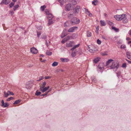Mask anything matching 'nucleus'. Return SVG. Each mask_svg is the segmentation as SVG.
<instances>
[{
	"mask_svg": "<svg viewBox=\"0 0 131 131\" xmlns=\"http://www.w3.org/2000/svg\"><path fill=\"white\" fill-rule=\"evenodd\" d=\"M120 72H119L118 73H117V76L118 77L119 76V75L120 74Z\"/></svg>",
	"mask_w": 131,
	"mask_h": 131,
	"instance_id": "obj_64",
	"label": "nucleus"
},
{
	"mask_svg": "<svg viewBox=\"0 0 131 131\" xmlns=\"http://www.w3.org/2000/svg\"><path fill=\"white\" fill-rule=\"evenodd\" d=\"M61 61L62 62H66L69 61V59L67 58H61Z\"/></svg>",
	"mask_w": 131,
	"mask_h": 131,
	"instance_id": "obj_22",
	"label": "nucleus"
},
{
	"mask_svg": "<svg viewBox=\"0 0 131 131\" xmlns=\"http://www.w3.org/2000/svg\"><path fill=\"white\" fill-rule=\"evenodd\" d=\"M67 23H68V22H67L65 23V24H64V27H67L68 26V25H67Z\"/></svg>",
	"mask_w": 131,
	"mask_h": 131,
	"instance_id": "obj_56",
	"label": "nucleus"
},
{
	"mask_svg": "<svg viewBox=\"0 0 131 131\" xmlns=\"http://www.w3.org/2000/svg\"><path fill=\"white\" fill-rule=\"evenodd\" d=\"M65 39H66V41H67L70 39H72V36H68L67 37L65 38Z\"/></svg>",
	"mask_w": 131,
	"mask_h": 131,
	"instance_id": "obj_20",
	"label": "nucleus"
},
{
	"mask_svg": "<svg viewBox=\"0 0 131 131\" xmlns=\"http://www.w3.org/2000/svg\"><path fill=\"white\" fill-rule=\"evenodd\" d=\"M9 106L8 104L7 103H5L4 104V106H3L4 107H7Z\"/></svg>",
	"mask_w": 131,
	"mask_h": 131,
	"instance_id": "obj_38",
	"label": "nucleus"
},
{
	"mask_svg": "<svg viewBox=\"0 0 131 131\" xmlns=\"http://www.w3.org/2000/svg\"><path fill=\"white\" fill-rule=\"evenodd\" d=\"M37 28L38 30H41L42 29V27L41 26H38Z\"/></svg>",
	"mask_w": 131,
	"mask_h": 131,
	"instance_id": "obj_46",
	"label": "nucleus"
},
{
	"mask_svg": "<svg viewBox=\"0 0 131 131\" xmlns=\"http://www.w3.org/2000/svg\"><path fill=\"white\" fill-rule=\"evenodd\" d=\"M49 88V86H48L47 87H45L42 89L41 88L40 89V91H41L42 93H44Z\"/></svg>",
	"mask_w": 131,
	"mask_h": 131,
	"instance_id": "obj_11",
	"label": "nucleus"
},
{
	"mask_svg": "<svg viewBox=\"0 0 131 131\" xmlns=\"http://www.w3.org/2000/svg\"><path fill=\"white\" fill-rule=\"evenodd\" d=\"M71 5L70 4H67L66 7V8L67 10L69 11L71 9Z\"/></svg>",
	"mask_w": 131,
	"mask_h": 131,
	"instance_id": "obj_12",
	"label": "nucleus"
},
{
	"mask_svg": "<svg viewBox=\"0 0 131 131\" xmlns=\"http://www.w3.org/2000/svg\"><path fill=\"white\" fill-rule=\"evenodd\" d=\"M31 52L32 53L36 54L38 52V50L35 48H32L30 49Z\"/></svg>",
	"mask_w": 131,
	"mask_h": 131,
	"instance_id": "obj_6",
	"label": "nucleus"
},
{
	"mask_svg": "<svg viewBox=\"0 0 131 131\" xmlns=\"http://www.w3.org/2000/svg\"><path fill=\"white\" fill-rule=\"evenodd\" d=\"M104 67V64L103 63H100L98 66V68L100 69V71H101Z\"/></svg>",
	"mask_w": 131,
	"mask_h": 131,
	"instance_id": "obj_10",
	"label": "nucleus"
},
{
	"mask_svg": "<svg viewBox=\"0 0 131 131\" xmlns=\"http://www.w3.org/2000/svg\"><path fill=\"white\" fill-rule=\"evenodd\" d=\"M46 53L47 55L50 56L51 55L52 53L49 51H48L46 52Z\"/></svg>",
	"mask_w": 131,
	"mask_h": 131,
	"instance_id": "obj_30",
	"label": "nucleus"
},
{
	"mask_svg": "<svg viewBox=\"0 0 131 131\" xmlns=\"http://www.w3.org/2000/svg\"><path fill=\"white\" fill-rule=\"evenodd\" d=\"M83 10L85 11V13L87 14H88L90 12L88 10V9L85 8H84L83 9Z\"/></svg>",
	"mask_w": 131,
	"mask_h": 131,
	"instance_id": "obj_24",
	"label": "nucleus"
},
{
	"mask_svg": "<svg viewBox=\"0 0 131 131\" xmlns=\"http://www.w3.org/2000/svg\"><path fill=\"white\" fill-rule=\"evenodd\" d=\"M14 5V3L12 2H11L9 5V6L10 8L12 7Z\"/></svg>",
	"mask_w": 131,
	"mask_h": 131,
	"instance_id": "obj_37",
	"label": "nucleus"
},
{
	"mask_svg": "<svg viewBox=\"0 0 131 131\" xmlns=\"http://www.w3.org/2000/svg\"><path fill=\"white\" fill-rule=\"evenodd\" d=\"M129 35H130V36L131 37V29L129 30Z\"/></svg>",
	"mask_w": 131,
	"mask_h": 131,
	"instance_id": "obj_60",
	"label": "nucleus"
},
{
	"mask_svg": "<svg viewBox=\"0 0 131 131\" xmlns=\"http://www.w3.org/2000/svg\"><path fill=\"white\" fill-rule=\"evenodd\" d=\"M14 99V98L13 97H10L8 99H7V101H10V100H13Z\"/></svg>",
	"mask_w": 131,
	"mask_h": 131,
	"instance_id": "obj_49",
	"label": "nucleus"
},
{
	"mask_svg": "<svg viewBox=\"0 0 131 131\" xmlns=\"http://www.w3.org/2000/svg\"><path fill=\"white\" fill-rule=\"evenodd\" d=\"M122 67L123 68H126V63H124L122 64Z\"/></svg>",
	"mask_w": 131,
	"mask_h": 131,
	"instance_id": "obj_51",
	"label": "nucleus"
},
{
	"mask_svg": "<svg viewBox=\"0 0 131 131\" xmlns=\"http://www.w3.org/2000/svg\"><path fill=\"white\" fill-rule=\"evenodd\" d=\"M66 39L64 38L61 41V43H64L66 41H66Z\"/></svg>",
	"mask_w": 131,
	"mask_h": 131,
	"instance_id": "obj_50",
	"label": "nucleus"
},
{
	"mask_svg": "<svg viewBox=\"0 0 131 131\" xmlns=\"http://www.w3.org/2000/svg\"><path fill=\"white\" fill-rule=\"evenodd\" d=\"M97 2V1L96 0V1H93L92 2L93 4L94 5H96V3Z\"/></svg>",
	"mask_w": 131,
	"mask_h": 131,
	"instance_id": "obj_40",
	"label": "nucleus"
},
{
	"mask_svg": "<svg viewBox=\"0 0 131 131\" xmlns=\"http://www.w3.org/2000/svg\"><path fill=\"white\" fill-rule=\"evenodd\" d=\"M126 15L125 14H123L122 15H117L114 16V17L117 20H121L125 17Z\"/></svg>",
	"mask_w": 131,
	"mask_h": 131,
	"instance_id": "obj_2",
	"label": "nucleus"
},
{
	"mask_svg": "<svg viewBox=\"0 0 131 131\" xmlns=\"http://www.w3.org/2000/svg\"><path fill=\"white\" fill-rule=\"evenodd\" d=\"M74 44V42L73 41H70L67 43L66 45V47L68 48L71 47Z\"/></svg>",
	"mask_w": 131,
	"mask_h": 131,
	"instance_id": "obj_5",
	"label": "nucleus"
},
{
	"mask_svg": "<svg viewBox=\"0 0 131 131\" xmlns=\"http://www.w3.org/2000/svg\"><path fill=\"white\" fill-rule=\"evenodd\" d=\"M9 91H8L7 93H6V92H4V96L5 97H6L8 96L9 95H10L9 94Z\"/></svg>",
	"mask_w": 131,
	"mask_h": 131,
	"instance_id": "obj_16",
	"label": "nucleus"
},
{
	"mask_svg": "<svg viewBox=\"0 0 131 131\" xmlns=\"http://www.w3.org/2000/svg\"><path fill=\"white\" fill-rule=\"evenodd\" d=\"M108 24L111 26H113V23L110 21H108Z\"/></svg>",
	"mask_w": 131,
	"mask_h": 131,
	"instance_id": "obj_42",
	"label": "nucleus"
},
{
	"mask_svg": "<svg viewBox=\"0 0 131 131\" xmlns=\"http://www.w3.org/2000/svg\"><path fill=\"white\" fill-rule=\"evenodd\" d=\"M100 22L102 26H105L106 25V23L104 20H101Z\"/></svg>",
	"mask_w": 131,
	"mask_h": 131,
	"instance_id": "obj_15",
	"label": "nucleus"
},
{
	"mask_svg": "<svg viewBox=\"0 0 131 131\" xmlns=\"http://www.w3.org/2000/svg\"><path fill=\"white\" fill-rule=\"evenodd\" d=\"M19 7V6L18 5H15L13 7V10L14 11H15Z\"/></svg>",
	"mask_w": 131,
	"mask_h": 131,
	"instance_id": "obj_23",
	"label": "nucleus"
},
{
	"mask_svg": "<svg viewBox=\"0 0 131 131\" xmlns=\"http://www.w3.org/2000/svg\"><path fill=\"white\" fill-rule=\"evenodd\" d=\"M45 11L46 14L48 16L50 14L49 13V11L47 10H45Z\"/></svg>",
	"mask_w": 131,
	"mask_h": 131,
	"instance_id": "obj_48",
	"label": "nucleus"
},
{
	"mask_svg": "<svg viewBox=\"0 0 131 131\" xmlns=\"http://www.w3.org/2000/svg\"><path fill=\"white\" fill-rule=\"evenodd\" d=\"M20 100H18L16 101L14 103V104H16L20 102Z\"/></svg>",
	"mask_w": 131,
	"mask_h": 131,
	"instance_id": "obj_33",
	"label": "nucleus"
},
{
	"mask_svg": "<svg viewBox=\"0 0 131 131\" xmlns=\"http://www.w3.org/2000/svg\"><path fill=\"white\" fill-rule=\"evenodd\" d=\"M9 93L10 95H14V93H13L12 92H10V91Z\"/></svg>",
	"mask_w": 131,
	"mask_h": 131,
	"instance_id": "obj_62",
	"label": "nucleus"
},
{
	"mask_svg": "<svg viewBox=\"0 0 131 131\" xmlns=\"http://www.w3.org/2000/svg\"><path fill=\"white\" fill-rule=\"evenodd\" d=\"M71 21L72 24H79L80 21L76 17H74L71 19Z\"/></svg>",
	"mask_w": 131,
	"mask_h": 131,
	"instance_id": "obj_3",
	"label": "nucleus"
},
{
	"mask_svg": "<svg viewBox=\"0 0 131 131\" xmlns=\"http://www.w3.org/2000/svg\"><path fill=\"white\" fill-rule=\"evenodd\" d=\"M126 40H131V39L129 38V37H128L126 38Z\"/></svg>",
	"mask_w": 131,
	"mask_h": 131,
	"instance_id": "obj_59",
	"label": "nucleus"
},
{
	"mask_svg": "<svg viewBox=\"0 0 131 131\" xmlns=\"http://www.w3.org/2000/svg\"><path fill=\"white\" fill-rule=\"evenodd\" d=\"M71 55H72V56L73 57H75V52H72Z\"/></svg>",
	"mask_w": 131,
	"mask_h": 131,
	"instance_id": "obj_53",
	"label": "nucleus"
},
{
	"mask_svg": "<svg viewBox=\"0 0 131 131\" xmlns=\"http://www.w3.org/2000/svg\"><path fill=\"white\" fill-rule=\"evenodd\" d=\"M80 8V7L79 6H77L75 8L74 10V12L75 14L78 13L79 12V9Z\"/></svg>",
	"mask_w": 131,
	"mask_h": 131,
	"instance_id": "obj_8",
	"label": "nucleus"
},
{
	"mask_svg": "<svg viewBox=\"0 0 131 131\" xmlns=\"http://www.w3.org/2000/svg\"><path fill=\"white\" fill-rule=\"evenodd\" d=\"M78 27H73L70 28L68 30L69 32H73L75 30L78 29Z\"/></svg>",
	"mask_w": 131,
	"mask_h": 131,
	"instance_id": "obj_4",
	"label": "nucleus"
},
{
	"mask_svg": "<svg viewBox=\"0 0 131 131\" xmlns=\"http://www.w3.org/2000/svg\"><path fill=\"white\" fill-rule=\"evenodd\" d=\"M118 63L117 61L114 62L112 63V65L111 66V69H115L114 70L115 71H116L117 69L119 67Z\"/></svg>",
	"mask_w": 131,
	"mask_h": 131,
	"instance_id": "obj_1",
	"label": "nucleus"
},
{
	"mask_svg": "<svg viewBox=\"0 0 131 131\" xmlns=\"http://www.w3.org/2000/svg\"><path fill=\"white\" fill-rule=\"evenodd\" d=\"M112 28L113 29L115 30L116 32L118 31V29L117 28L114 27H112Z\"/></svg>",
	"mask_w": 131,
	"mask_h": 131,
	"instance_id": "obj_41",
	"label": "nucleus"
},
{
	"mask_svg": "<svg viewBox=\"0 0 131 131\" xmlns=\"http://www.w3.org/2000/svg\"><path fill=\"white\" fill-rule=\"evenodd\" d=\"M88 50L91 52L92 53L94 52V51L92 49H90V48H88Z\"/></svg>",
	"mask_w": 131,
	"mask_h": 131,
	"instance_id": "obj_35",
	"label": "nucleus"
},
{
	"mask_svg": "<svg viewBox=\"0 0 131 131\" xmlns=\"http://www.w3.org/2000/svg\"><path fill=\"white\" fill-rule=\"evenodd\" d=\"M58 62H54L52 64V66L53 67H55L58 65Z\"/></svg>",
	"mask_w": 131,
	"mask_h": 131,
	"instance_id": "obj_26",
	"label": "nucleus"
},
{
	"mask_svg": "<svg viewBox=\"0 0 131 131\" xmlns=\"http://www.w3.org/2000/svg\"><path fill=\"white\" fill-rule=\"evenodd\" d=\"M41 32L40 31H37V35L38 37H39L41 35Z\"/></svg>",
	"mask_w": 131,
	"mask_h": 131,
	"instance_id": "obj_39",
	"label": "nucleus"
},
{
	"mask_svg": "<svg viewBox=\"0 0 131 131\" xmlns=\"http://www.w3.org/2000/svg\"><path fill=\"white\" fill-rule=\"evenodd\" d=\"M43 77H41L39 78V80H38V81H40L41 80H42L43 79Z\"/></svg>",
	"mask_w": 131,
	"mask_h": 131,
	"instance_id": "obj_54",
	"label": "nucleus"
},
{
	"mask_svg": "<svg viewBox=\"0 0 131 131\" xmlns=\"http://www.w3.org/2000/svg\"><path fill=\"white\" fill-rule=\"evenodd\" d=\"M51 91L50 90L49 91H48L47 92H46V93H45V94H43L42 95V96H45V95H46L50 91Z\"/></svg>",
	"mask_w": 131,
	"mask_h": 131,
	"instance_id": "obj_45",
	"label": "nucleus"
},
{
	"mask_svg": "<svg viewBox=\"0 0 131 131\" xmlns=\"http://www.w3.org/2000/svg\"><path fill=\"white\" fill-rule=\"evenodd\" d=\"M113 61L112 59H109L106 62V64L107 65H108L111 62Z\"/></svg>",
	"mask_w": 131,
	"mask_h": 131,
	"instance_id": "obj_27",
	"label": "nucleus"
},
{
	"mask_svg": "<svg viewBox=\"0 0 131 131\" xmlns=\"http://www.w3.org/2000/svg\"><path fill=\"white\" fill-rule=\"evenodd\" d=\"M99 61V58H97L95 59L94 60V63H96L98 62Z\"/></svg>",
	"mask_w": 131,
	"mask_h": 131,
	"instance_id": "obj_25",
	"label": "nucleus"
},
{
	"mask_svg": "<svg viewBox=\"0 0 131 131\" xmlns=\"http://www.w3.org/2000/svg\"><path fill=\"white\" fill-rule=\"evenodd\" d=\"M10 2V0H5L4 1H3L1 3V4H2V3L5 4V5L8 4Z\"/></svg>",
	"mask_w": 131,
	"mask_h": 131,
	"instance_id": "obj_14",
	"label": "nucleus"
},
{
	"mask_svg": "<svg viewBox=\"0 0 131 131\" xmlns=\"http://www.w3.org/2000/svg\"><path fill=\"white\" fill-rule=\"evenodd\" d=\"M97 43L98 44L100 45L101 43V41L99 39H98L97 40Z\"/></svg>",
	"mask_w": 131,
	"mask_h": 131,
	"instance_id": "obj_47",
	"label": "nucleus"
},
{
	"mask_svg": "<svg viewBox=\"0 0 131 131\" xmlns=\"http://www.w3.org/2000/svg\"><path fill=\"white\" fill-rule=\"evenodd\" d=\"M1 103L2 104L1 105V106L2 107H3L4 106V104L5 103H4V101L3 100H2L1 101Z\"/></svg>",
	"mask_w": 131,
	"mask_h": 131,
	"instance_id": "obj_44",
	"label": "nucleus"
},
{
	"mask_svg": "<svg viewBox=\"0 0 131 131\" xmlns=\"http://www.w3.org/2000/svg\"><path fill=\"white\" fill-rule=\"evenodd\" d=\"M89 15V16L91 17L92 16V14L90 13V12H89V13L88 14Z\"/></svg>",
	"mask_w": 131,
	"mask_h": 131,
	"instance_id": "obj_61",
	"label": "nucleus"
},
{
	"mask_svg": "<svg viewBox=\"0 0 131 131\" xmlns=\"http://www.w3.org/2000/svg\"><path fill=\"white\" fill-rule=\"evenodd\" d=\"M50 78V76H46L45 77V79H48Z\"/></svg>",
	"mask_w": 131,
	"mask_h": 131,
	"instance_id": "obj_55",
	"label": "nucleus"
},
{
	"mask_svg": "<svg viewBox=\"0 0 131 131\" xmlns=\"http://www.w3.org/2000/svg\"><path fill=\"white\" fill-rule=\"evenodd\" d=\"M126 60L129 63H131V61L128 60L127 59H126Z\"/></svg>",
	"mask_w": 131,
	"mask_h": 131,
	"instance_id": "obj_63",
	"label": "nucleus"
},
{
	"mask_svg": "<svg viewBox=\"0 0 131 131\" xmlns=\"http://www.w3.org/2000/svg\"><path fill=\"white\" fill-rule=\"evenodd\" d=\"M102 38H103V39H104L105 40H106L107 39L106 38V37L104 36H102Z\"/></svg>",
	"mask_w": 131,
	"mask_h": 131,
	"instance_id": "obj_58",
	"label": "nucleus"
},
{
	"mask_svg": "<svg viewBox=\"0 0 131 131\" xmlns=\"http://www.w3.org/2000/svg\"><path fill=\"white\" fill-rule=\"evenodd\" d=\"M125 48H126V46L124 45H122L121 46V48L124 49Z\"/></svg>",
	"mask_w": 131,
	"mask_h": 131,
	"instance_id": "obj_52",
	"label": "nucleus"
},
{
	"mask_svg": "<svg viewBox=\"0 0 131 131\" xmlns=\"http://www.w3.org/2000/svg\"><path fill=\"white\" fill-rule=\"evenodd\" d=\"M53 22L50 19H49V22L48 24L49 25H50L51 24H53Z\"/></svg>",
	"mask_w": 131,
	"mask_h": 131,
	"instance_id": "obj_34",
	"label": "nucleus"
},
{
	"mask_svg": "<svg viewBox=\"0 0 131 131\" xmlns=\"http://www.w3.org/2000/svg\"><path fill=\"white\" fill-rule=\"evenodd\" d=\"M31 84L30 83L27 84H26V88L27 89H29L31 88Z\"/></svg>",
	"mask_w": 131,
	"mask_h": 131,
	"instance_id": "obj_19",
	"label": "nucleus"
},
{
	"mask_svg": "<svg viewBox=\"0 0 131 131\" xmlns=\"http://www.w3.org/2000/svg\"><path fill=\"white\" fill-rule=\"evenodd\" d=\"M46 84V82H44L42 84V85H41L40 86V89L41 88H42V89L43 88H44L45 87Z\"/></svg>",
	"mask_w": 131,
	"mask_h": 131,
	"instance_id": "obj_18",
	"label": "nucleus"
},
{
	"mask_svg": "<svg viewBox=\"0 0 131 131\" xmlns=\"http://www.w3.org/2000/svg\"><path fill=\"white\" fill-rule=\"evenodd\" d=\"M53 17V16L50 13L47 16L48 18H50V19H52Z\"/></svg>",
	"mask_w": 131,
	"mask_h": 131,
	"instance_id": "obj_32",
	"label": "nucleus"
},
{
	"mask_svg": "<svg viewBox=\"0 0 131 131\" xmlns=\"http://www.w3.org/2000/svg\"><path fill=\"white\" fill-rule=\"evenodd\" d=\"M59 1L62 5H63L64 2V0H59Z\"/></svg>",
	"mask_w": 131,
	"mask_h": 131,
	"instance_id": "obj_36",
	"label": "nucleus"
},
{
	"mask_svg": "<svg viewBox=\"0 0 131 131\" xmlns=\"http://www.w3.org/2000/svg\"><path fill=\"white\" fill-rule=\"evenodd\" d=\"M74 16V12H69L68 15V17L69 19H71L73 17V16Z\"/></svg>",
	"mask_w": 131,
	"mask_h": 131,
	"instance_id": "obj_7",
	"label": "nucleus"
},
{
	"mask_svg": "<svg viewBox=\"0 0 131 131\" xmlns=\"http://www.w3.org/2000/svg\"><path fill=\"white\" fill-rule=\"evenodd\" d=\"M10 13L12 15H13V14H14V12L13 10L10 11Z\"/></svg>",
	"mask_w": 131,
	"mask_h": 131,
	"instance_id": "obj_57",
	"label": "nucleus"
},
{
	"mask_svg": "<svg viewBox=\"0 0 131 131\" xmlns=\"http://www.w3.org/2000/svg\"><path fill=\"white\" fill-rule=\"evenodd\" d=\"M126 54L127 58L131 60V53L129 52H126Z\"/></svg>",
	"mask_w": 131,
	"mask_h": 131,
	"instance_id": "obj_13",
	"label": "nucleus"
},
{
	"mask_svg": "<svg viewBox=\"0 0 131 131\" xmlns=\"http://www.w3.org/2000/svg\"><path fill=\"white\" fill-rule=\"evenodd\" d=\"M46 7V6L44 5L43 6H41L40 7V9L42 11H43L45 9Z\"/></svg>",
	"mask_w": 131,
	"mask_h": 131,
	"instance_id": "obj_29",
	"label": "nucleus"
},
{
	"mask_svg": "<svg viewBox=\"0 0 131 131\" xmlns=\"http://www.w3.org/2000/svg\"><path fill=\"white\" fill-rule=\"evenodd\" d=\"M128 21V19L126 18V16L124 18L123 20V22L124 23H127Z\"/></svg>",
	"mask_w": 131,
	"mask_h": 131,
	"instance_id": "obj_21",
	"label": "nucleus"
},
{
	"mask_svg": "<svg viewBox=\"0 0 131 131\" xmlns=\"http://www.w3.org/2000/svg\"><path fill=\"white\" fill-rule=\"evenodd\" d=\"M91 33L90 31H88L87 34V36L88 37H90L91 36Z\"/></svg>",
	"mask_w": 131,
	"mask_h": 131,
	"instance_id": "obj_28",
	"label": "nucleus"
},
{
	"mask_svg": "<svg viewBox=\"0 0 131 131\" xmlns=\"http://www.w3.org/2000/svg\"><path fill=\"white\" fill-rule=\"evenodd\" d=\"M41 38L42 39H45L46 38L47 36L45 35H43L42 36Z\"/></svg>",
	"mask_w": 131,
	"mask_h": 131,
	"instance_id": "obj_43",
	"label": "nucleus"
},
{
	"mask_svg": "<svg viewBox=\"0 0 131 131\" xmlns=\"http://www.w3.org/2000/svg\"><path fill=\"white\" fill-rule=\"evenodd\" d=\"M79 45L80 44H79L77 45L74 46L71 49V50L72 51L73 50L76 48H78V47H79Z\"/></svg>",
	"mask_w": 131,
	"mask_h": 131,
	"instance_id": "obj_17",
	"label": "nucleus"
},
{
	"mask_svg": "<svg viewBox=\"0 0 131 131\" xmlns=\"http://www.w3.org/2000/svg\"><path fill=\"white\" fill-rule=\"evenodd\" d=\"M41 93V92L39 91L38 90H37L36 91L35 93V95L37 96H38L40 95Z\"/></svg>",
	"mask_w": 131,
	"mask_h": 131,
	"instance_id": "obj_31",
	"label": "nucleus"
},
{
	"mask_svg": "<svg viewBox=\"0 0 131 131\" xmlns=\"http://www.w3.org/2000/svg\"><path fill=\"white\" fill-rule=\"evenodd\" d=\"M66 32V29H65L63 31V32L61 35V37L62 38H63L67 35Z\"/></svg>",
	"mask_w": 131,
	"mask_h": 131,
	"instance_id": "obj_9",
	"label": "nucleus"
}]
</instances>
